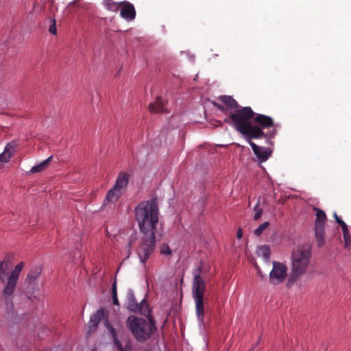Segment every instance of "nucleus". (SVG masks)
Returning a JSON list of instances; mask_svg holds the SVG:
<instances>
[{"mask_svg": "<svg viewBox=\"0 0 351 351\" xmlns=\"http://www.w3.org/2000/svg\"><path fill=\"white\" fill-rule=\"evenodd\" d=\"M228 114L229 117L225 119V121L232 125L246 140L267 138L276 134L275 131L265 133L262 132L259 127H253L254 112L249 106H241L238 109L231 110Z\"/></svg>", "mask_w": 351, "mask_h": 351, "instance_id": "obj_1", "label": "nucleus"}, {"mask_svg": "<svg viewBox=\"0 0 351 351\" xmlns=\"http://www.w3.org/2000/svg\"><path fill=\"white\" fill-rule=\"evenodd\" d=\"M291 272L287 281V286L292 287L300 280L310 267L311 261V246L302 244L295 248L291 254Z\"/></svg>", "mask_w": 351, "mask_h": 351, "instance_id": "obj_2", "label": "nucleus"}, {"mask_svg": "<svg viewBox=\"0 0 351 351\" xmlns=\"http://www.w3.org/2000/svg\"><path fill=\"white\" fill-rule=\"evenodd\" d=\"M201 268L198 267L194 272L192 284V295L195 304V312L199 324L204 323V295L206 289L204 280L201 277Z\"/></svg>", "mask_w": 351, "mask_h": 351, "instance_id": "obj_3", "label": "nucleus"}, {"mask_svg": "<svg viewBox=\"0 0 351 351\" xmlns=\"http://www.w3.org/2000/svg\"><path fill=\"white\" fill-rule=\"evenodd\" d=\"M127 326L136 339L141 342L148 339L156 329L154 324L151 321H147L133 315L128 317Z\"/></svg>", "mask_w": 351, "mask_h": 351, "instance_id": "obj_4", "label": "nucleus"}, {"mask_svg": "<svg viewBox=\"0 0 351 351\" xmlns=\"http://www.w3.org/2000/svg\"><path fill=\"white\" fill-rule=\"evenodd\" d=\"M159 209L157 199L143 201L135 208L136 219H158Z\"/></svg>", "mask_w": 351, "mask_h": 351, "instance_id": "obj_5", "label": "nucleus"}, {"mask_svg": "<svg viewBox=\"0 0 351 351\" xmlns=\"http://www.w3.org/2000/svg\"><path fill=\"white\" fill-rule=\"evenodd\" d=\"M288 267L285 263L274 261L272 269L269 274V282L271 285L276 286L288 280Z\"/></svg>", "mask_w": 351, "mask_h": 351, "instance_id": "obj_6", "label": "nucleus"}, {"mask_svg": "<svg viewBox=\"0 0 351 351\" xmlns=\"http://www.w3.org/2000/svg\"><path fill=\"white\" fill-rule=\"evenodd\" d=\"M125 306L129 311L134 313L139 312L141 314L146 317L150 314L149 305L147 301L143 299L141 301L140 303H138L136 300L134 291L131 289H129L127 291L125 298Z\"/></svg>", "mask_w": 351, "mask_h": 351, "instance_id": "obj_7", "label": "nucleus"}, {"mask_svg": "<svg viewBox=\"0 0 351 351\" xmlns=\"http://www.w3.org/2000/svg\"><path fill=\"white\" fill-rule=\"evenodd\" d=\"M23 267L24 264L23 262L18 263L12 273L8 276L7 282L2 291L5 299H10L14 295L20 274Z\"/></svg>", "mask_w": 351, "mask_h": 351, "instance_id": "obj_8", "label": "nucleus"}, {"mask_svg": "<svg viewBox=\"0 0 351 351\" xmlns=\"http://www.w3.org/2000/svg\"><path fill=\"white\" fill-rule=\"evenodd\" d=\"M156 240L143 239L137 249V254L141 263H145L155 248Z\"/></svg>", "mask_w": 351, "mask_h": 351, "instance_id": "obj_9", "label": "nucleus"}, {"mask_svg": "<svg viewBox=\"0 0 351 351\" xmlns=\"http://www.w3.org/2000/svg\"><path fill=\"white\" fill-rule=\"evenodd\" d=\"M138 226L142 233L144 234V239H154L156 240L155 234L161 224L158 221H138Z\"/></svg>", "mask_w": 351, "mask_h": 351, "instance_id": "obj_10", "label": "nucleus"}, {"mask_svg": "<svg viewBox=\"0 0 351 351\" xmlns=\"http://www.w3.org/2000/svg\"><path fill=\"white\" fill-rule=\"evenodd\" d=\"M252 138H249L247 140V141L251 146L254 154L260 162H265L271 156L272 151L269 147H263L257 145L252 141Z\"/></svg>", "mask_w": 351, "mask_h": 351, "instance_id": "obj_11", "label": "nucleus"}, {"mask_svg": "<svg viewBox=\"0 0 351 351\" xmlns=\"http://www.w3.org/2000/svg\"><path fill=\"white\" fill-rule=\"evenodd\" d=\"M253 123H255L253 127H259L262 132H264L263 129H269L274 125V121L271 117L256 112L253 117Z\"/></svg>", "mask_w": 351, "mask_h": 351, "instance_id": "obj_12", "label": "nucleus"}, {"mask_svg": "<svg viewBox=\"0 0 351 351\" xmlns=\"http://www.w3.org/2000/svg\"><path fill=\"white\" fill-rule=\"evenodd\" d=\"M324 230V221H315V234L318 247H322L325 243Z\"/></svg>", "mask_w": 351, "mask_h": 351, "instance_id": "obj_13", "label": "nucleus"}, {"mask_svg": "<svg viewBox=\"0 0 351 351\" xmlns=\"http://www.w3.org/2000/svg\"><path fill=\"white\" fill-rule=\"evenodd\" d=\"M120 4L123 5L120 13L121 16L128 21L134 20L136 16V11L134 5L128 1H123Z\"/></svg>", "mask_w": 351, "mask_h": 351, "instance_id": "obj_14", "label": "nucleus"}, {"mask_svg": "<svg viewBox=\"0 0 351 351\" xmlns=\"http://www.w3.org/2000/svg\"><path fill=\"white\" fill-rule=\"evenodd\" d=\"M121 195V191L113 186V188L109 190L107 193L106 199L104 201V206H106L108 205L111 206L112 204H114L119 200Z\"/></svg>", "mask_w": 351, "mask_h": 351, "instance_id": "obj_15", "label": "nucleus"}, {"mask_svg": "<svg viewBox=\"0 0 351 351\" xmlns=\"http://www.w3.org/2000/svg\"><path fill=\"white\" fill-rule=\"evenodd\" d=\"M16 144L14 143H9L5 147L3 152L0 154V162H7L13 156L15 152Z\"/></svg>", "mask_w": 351, "mask_h": 351, "instance_id": "obj_16", "label": "nucleus"}, {"mask_svg": "<svg viewBox=\"0 0 351 351\" xmlns=\"http://www.w3.org/2000/svg\"><path fill=\"white\" fill-rule=\"evenodd\" d=\"M149 110L152 113H165L166 112V108L165 101L161 97H158L156 101L151 103L149 105Z\"/></svg>", "mask_w": 351, "mask_h": 351, "instance_id": "obj_17", "label": "nucleus"}, {"mask_svg": "<svg viewBox=\"0 0 351 351\" xmlns=\"http://www.w3.org/2000/svg\"><path fill=\"white\" fill-rule=\"evenodd\" d=\"M340 225L343 236L344 240V247L345 248L350 249L351 246V236L350 234V230L347 224L344 222V221H337Z\"/></svg>", "mask_w": 351, "mask_h": 351, "instance_id": "obj_18", "label": "nucleus"}, {"mask_svg": "<svg viewBox=\"0 0 351 351\" xmlns=\"http://www.w3.org/2000/svg\"><path fill=\"white\" fill-rule=\"evenodd\" d=\"M129 178L130 175L128 173L121 172L117 178L114 187L120 191L122 189H125L128 186Z\"/></svg>", "mask_w": 351, "mask_h": 351, "instance_id": "obj_19", "label": "nucleus"}, {"mask_svg": "<svg viewBox=\"0 0 351 351\" xmlns=\"http://www.w3.org/2000/svg\"><path fill=\"white\" fill-rule=\"evenodd\" d=\"M106 318V312L104 309L98 310L95 313H94L90 318V327L96 328L99 323L103 319Z\"/></svg>", "mask_w": 351, "mask_h": 351, "instance_id": "obj_20", "label": "nucleus"}, {"mask_svg": "<svg viewBox=\"0 0 351 351\" xmlns=\"http://www.w3.org/2000/svg\"><path fill=\"white\" fill-rule=\"evenodd\" d=\"M219 100L227 107L232 109V110L238 109L240 107L237 101L231 96L221 95L219 97Z\"/></svg>", "mask_w": 351, "mask_h": 351, "instance_id": "obj_21", "label": "nucleus"}, {"mask_svg": "<svg viewBox=\"0 0 351 351\" xmlns=\"http://www.w3.org/2000/svg\"><path fill=\"white\" fill-rule=\"evenodd\" d=\"M106 322V327H107L109 332L112 335V340H113V342H114L116 348L118 349L119 351H125L124 348L123 347L121 341L119 340V339L117 337V335L115 329L110 324H109L108 323L107 320Z\"/></svg>", "mask_w": 351, "mask_h": 351, "instance_id": "obj_22", "label": "nucleus"}, {"mask_svg": "<svg viewBox=\"0 0 351 351\" xmlns=\"http://www.w3.org/2000/svg\"><path fill=\"white\" fill-rule=\"evenodd\" d=\"M42 269L40 267H35L30 269L27 275L26 281L31 283L35 281L40 275Z\"/></svg>", "mask_w": 351, "mask_h": 351, "instance_id": "obj_23", "label": "nucleus"}, {"mask_svg": "<svg viewBox=\"0 0 351 351\" xmlns=\"http://www.w3.org/2000/svg\"><path fill=\"white\" fill-rule=\"evenodd\" d=\"M51 158H52V156H50L45 160L40 162V164L32 167V169H30V173H35L41 172V171H44L47 167L49 162L51 160Z\"/></svg>", "mask_w": 351, "mask_h": 351, "instance_id": "obj_24", "label": "nucleus"}, {"mask_svg": "<svg viewBox=\"0 0 351 351\" xmlns=\"http://www.w3.org/2000/svg\"><path fill=\"white\" fill-rule=\"evenodd\" d=\"M259 256H263L265 260H269L271 254L270 248L267 245H262L258 248Z\"/></svg>", "mask_w": 351, "mask_h": 351, "instance_id": "obj_25", "label": "nucleus"}, {"mask_svg": "<svg viewBox=\"0 0 351 351\" xmlns=\"http://www.w3.org/2000/svg\"><path fill=\"white\" fill-rule=\"evenodd\" d=\"M8 263L5 261L0 262V280L5 282V278L8 276Z\"/></svg>", "mask_w": 351, "mask_h": 351, "instance_id": "obj_26", "label": "nucleus"}, {"mask_svg": "<svg viewBox=\"0 0 351 351\" xmlns=\"http://www.w3.org/2000/svg\"><path fill=\"white\" fill-rule=\"evenodd\" d=\"M269 223L268 221H265L263 223L261 224L254 232L256 236H260L263 234L269 227Z\"/></svg>", "mask_w": 351, "mask_h": 351, "instance_id": "obj_27", "label": "nucleus"}, {"mask_svg": "<svg viewBox=\"0 0 351 351\" xmlns=\"http://www.w3.org/2000/svg\"><path fill=\"white\" fill-rule=\"evenodd\" d=\"M112 303L114 305H119L118 297H117V282L114 280L112 287Z\"/></svg>", "mask_w": 351, "mask_h": 351, "instance_id": "obj_28", "label": "nucleus"}, {"mask_svg": "<svg viewBox=\"0 0 351 351\" xmlns=\"http://www.w3.org/2000/svg\"><path fill=\"white\" fill-rule=\"evenodd\" d=\"M110 1L111 0H107V1L105 3L106 9L112 12L117 11L119 5L115 2H111Z\"/></svg>", "mask_w": 351, "mask_h": 351, "instance_id": "obj_29", "label": "nucleus"}, {"mask_svg": "<svg viewBox=\"0 0 351 351\" xmlns=\"http://www.w3.org/2000/svg\"><path fill=\"white\" fill-rule=\"evenodd\" d=\"M313 210L315 211L316 219H326V215L324 210L313 207Z\"/></svg>", "mask_w": 351, "mask_h": 351, "instance_id": "obj_30", "label": "nucleus"}, {"mask_svg": "<svg viewBox=\"0 0 351 351\" xmlns=\"http://www.w3.org/2000/svg\"><path fill=\"white\" fill-rule=\"evenodd\" d=\"M254 211H255V214H254V219H258L261 217V215H262V208H260L259 202H258L256 204V206H254Z\"/></svg>", "mask_w": 351, "mask_h": 351, "instance_id": "obj_31", "label": "nucleus"}, {"mask_svg": "<svg viewBox=\"0 0 351 351\" xmlns=\"http://www.w3.org/2000/svg\"><path fill=\"white\" fill-rule=\"evenodd\" d=\"M160 253L163 255H171V251L169 246L166 243L162 244L160 247Z\"/></svg>", "mask_w": 351, "mask_h": 351, "instance_id": "obj_32", "label": "nucleus"}, {"mask_svg": "<svg viewBox=\"0 0 351 351\" xmlns=\"http://www.w3.org/2000/svg\"><path fill=\"white\" fill-rule=\"evenodd\" d=\"M49 32L51 34H53V35L56 34L57 29H56V20L55 19L53 20V23L49 26Z\"/></svg>", "mask_w": 351, "mask_h": 351, "instance_id": "obj_33", "label": "nucleus"}, {"mask_svg": "<svg viewBox=\"0 0 351 351\" xmlns=\"http://www.w3.org/2000/svg\"><path fill=\"white\" fill-rule=\"evenodd\" d=\"M215 106L221 112L228 114L227 108H226L223 106L218 104H215Z\"/></svg>", "mask_w": 351, "mask_h": 351, "instance_id": "obj_34", "label": "nucleus"}, {"mask_svg": "<svg viewBox=\"0 0 351 351\" xmlns=\"http://www.w3.org/2000/svg\"><path fill=\"white\" fill-rule=\"evenodd\" d=\"M243 236V232L241 228H239L237 232V239H240Z\"/></svg>", "mask_w": 351, "mask_h": 351, "instance_id": "obj_35", "label": "nucleus"}, {"mask_svg": "<svg viewBox=\"0 0 351 351\" xmlns=\"http://www.w3.org/2000/svg\"><path fill=\"white\" fill-rule=\"evenodd\" d=\"M256 267L257 269V273L259 275V276L262 278H264L265 276L262 274L261 269L258 266H256Z\"/></svg>", "mask_w": 351, "mask_h": 351, "instance_id": "obj_36", "label": "nucleus"}, {"mask_svg": "<svg viewBox=\"0 0 351 351\" xmlns=\"http://www.w3.org/2000/svg\"><path fill=\"white\" fill-rule=\"evenodd\" d=\"M333 217H334V219H341L338 215H337V213L336 212H334L333 213Z\"/></svg>", "mask_w": 351, "mask_h": 351, "instance_id": "obj_37", "label": "nucleus"}, {"mask_svg": "<svg viewBox=\"0 0 351 351\" xmlns=\"http://www.w3.org/2000/svg\"><path fill=\"white\" fill-rule=\"evenodd\" d=\"M205 200H206V199L204 197H202V199H201V203H200L201 206H202L204 205Z\"/></svg>", "mask_w": 351, "mask_h": 351, "instance_id": "obj_38", "label": "nucleus"}, {"mask_svg": "<svg viewBox=\"0 0 351 351\" xmlns=\"http://www.w3.org/2000/svg\"><path fill=\"white\" fill-rule=\"evenodd\" d=\"M77 1H78V0H73V1L71 3V5H77Z\"/></svg>", "mask_w": 351, "mask_h": 351, "instance_id": "obj_39", "label": "nucleus"}, {"mask_svg": "<svg viewBox=\"0 0 351 351\" xmlns=\"http://www.w3.org/2000/svg\"><path fill=\"white\" fill-rule=\"evenodd\" d=\"M257 344H258V343H256V344H254V345L253 346V347H252V348L249 351H253V350H254V349L255 348V347L257 346Z\"/></svg>", "mask_w": 351, "mask_h": 351, "instance_id": "obj_40", "label": "nucleus"}, {"mask_svg": "<svg viewBox=\"0 0 351 351\" xmlns=\"http://www.w3.org/2000/svg\"><path fill=\"white\" fill-rule=\"evenodd\" d=\"M92 351H97V350L95 348H94Z\"/></svg>", "mask_w": 351, "mask_h": 351, "instance_id": "obj_41", "label": "nucleus"}]
</instances>
